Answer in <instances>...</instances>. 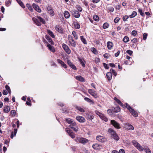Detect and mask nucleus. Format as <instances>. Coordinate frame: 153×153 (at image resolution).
I'll return each instance as SVG.
<instances>
[{"label": "nucleus", "mask_w": 153, "mask_h": 153, "mask_svg": "<svg viewBox=\"0 0 153 153\" xmlns=\"http://www.w3.org/2000/svg\"><path fill=\"white\" fill-rule=\"evenodd\" d=\"M37 18L40 20V22H39V20L36 18L33 17L32 18L33 21L37 25L40 26L41 25V22H42L43 24L45 23V20L41 17L37 16Z\"/></svg>", "instance_id": "nucleus-1"}, {"label": "nucleus", "mask_w": 153, "mask_h": 153, "mask_svg": "<svg viewBox=\"0 0 153 153\" xmlns=\"http://www.w3.org/2000/svg\"><path fill=\"white\" fill-rule=\"evenodd\" d=\"M108 132L110 134L111 137L112 138L117 141L119 140V137L116 132L112 129L109 128L108 130Z\"/></svg>", "instance_id": "nucleus-2"}, {"label": "nucleus", "mask_w": 153, "mask_h": 153, "mask_svg": "<svg viewBox=\"0 0 153 153\" xmlns=\"http://www.w3.org/2000/svg\"><path fill=\"white\" fill-rule=\"evenodd\" d=\"M75 140L77 142H79L83 144H85L88 142V140L83 137H77L75 139Z\"/></svg>", "instance_id": "nucleus-3"}, {"label": "nucleus", "mask_w": 153, "mask_h": 153, "mask_svg": "<svg viewBox=\"0 0 153 153\" xmlns=\"http://www.w3.org/2000/svg\"><path fill=\"white\" fill-rule=\"evenodd\" d=\"M111 123L116 128L120 129L121 128L120 124L114 120H111Z\"/></svg>", "instance_id": "nucleus-4"}, {"label": "nucleus", "mask_w": 153, "mask_h": 153, "mask_svg": "<svg viewBox=\"0 0 153 153\" xmlns=\"http://www.w3.org/2000/svg\"><path fill=\"white\" fill-rule=\"evenodd\" d=\"M65 131L68 133L69 135L72 138H73L75 137V134L70 129L68 128H66Z\"/></svg>", "instance_id": "nucleus-5"}, {"label": "nucleus", "mask_w": 153, "mask_h": 153, "mask_svg": "<svg viewBox=\"0 0 153 153\" xmlns=\"http://www.w3.org/2000/svg\"><path fill=\"white\" fill-rule=\"evenodd\" d=\"M62 47L64 50L68 54H70L71 53V51L69 48V47L66 44H63L62 45Z\"/></svg>", "instance_id": "nucleus-6"}, {"label": "nucleus", "mask_w": 153, "mask_h": 153, "mask_svg": "<svg viewBox=\"0 0 153 153\" xmlns=\"http://www.w3.org/2000/svg\"><path fill=\"white\" fill-rule=\"evenodd\" d=\"M92 147L95 150H99L102 148V146L97 143L94 144L93 145Z\"/></svg>", "instance_id": "nucleus-7"}, {"label": "nucleus", "mask_w": 153, "mask_h": 153, "mask_svg": "<svg viewBox=\"0 0 153 153\" xmlns=\"http://www.w3.org/2000/svg\"><path fill=\"white\" fill-rule=\"evenodd\" d=\"M76 119L80 123H84L85 121V119L82 116H78L76 117Z\"/></svg>", "instance_id": "nucleus-8"}, {"label": "nucleus", "mask_w": 153, "mask_h": 153, "mask_svg": "<svg viewBox=\"0 0 153 153\" xmlns=\"http://www.w3.org/2000/svg\"><path fill=\"white\" fill-rule=\"evenodd\" d=\"M33 7L35 10L39 13H40L41 11V9L39 6L36 4L33 3L32 5Z\"/></svg>", "instance_id": "nucleus-9"}, {"label": "nucleus", "mask_w": 153, "mask_h": 153, "mask_svg": "<svg viewBox=\"0 0 153 153\" xmlns=\"http://www.w3.org/2000/svg\"><path fill=\"white\" fill-rule=\"evenodd\" d=\"M56 30L58 31L59 33H63V29L59 25H56L55 27Z\"/></svg>", "instance_id": "nucleus-10"}, {"label": "nucleus", "mask_w": 153, "mask_h": 153, "mask_svg": "<svg viewBox=\"0 0 153 153\" xmlns=\"http://www.w3.org/2000/svg\"><path fill=\"white\" fill-rule=\"evenodd\" d=\"M126 128L129 130H132L134 129V127L129 124H126L125 125Z\"/></svg>", "instance_id": "nucleus-11"}, {"label": "nucleus", "mask_w": 153, "mask_h": 153, "mask_svg": "<svg viewBox=\"0 0 153 153\" xmlns=\"http://www.w3.org/2000/svg\"><path fill=\"white\" fill-rule=\"evenodd\" d=\"M72 15L76 18H78L80 16V14L77 11H73L72 12Z\"/></svg>", "instance_id": "nucleus-12"}, {"label": "nucleus", "mask_w": 153, "mask_h": 153, "mask_svg": "<svg viewBox=\"0 0 153 153\" xmlns=\"http://www.w3.org/2000/svg\"><path fill=\"white\" fill-rule=\"evenodd\" d=\"M96 139L100 142H103L104 141L105 138L102 136H97L96 137Z\"/></svg>", "instance_id": "nucleus-13"}, {"label": "nucleus", "mask_w": 153, "mask_h": 153, "mask_svg": "<svg viewBox=\"0 0 153 153\" xmlns=\"http://www.w3.org/2000/svg\"><path fill=\"white\" fill-rule=\"evenodd\" d=\"M67 63L68 65L73 69L76 70V66L73 64L69 60H67Z\"/></svg>", "instance_id": "nucleus-14"}, {"label": "nucleus", "mask_w": 153, "mask_h": 153, "mask_svg": "<svg viewBox=\"0 0 153 153\" xmlns=\"http://www.w3.org/2000/svg\"><path fill=\"white\" fill-rule=\"evenodd\" d=\"M129 111L133 116L135 117H137L138 116V114L132 108L129 110Z\"/></svg>", "instance_id": "nucleus-15"}, {"label": "nucleus", "mask_w": 153, "mask_h": 153, "mask_svg": "<svg viewBox=\"0 0 153 153\" xmlns=\"http://www.w3.org/2000/svg\"><path fill=\"white\" fill-rule=\"evenodd\" d=\"M48 12L51 15L53 16L54 15L53 11L51 7H48L47 8Z\"/></svg>", "instance_id": "nucleus-16"}, {"label": "nucleus", "mask_w": 153, "mask_h": 153, "mask_svg": "<svg viewBox=\"0 0 153 153\" xmlns=\"http://www.w3.org/2000/svg\"><path fill=\"white\" fill-rule=\"evenodd\" d=\"M10 110V106L7 105H5L4 107L3 111L4 113H8Z\"/></svg>", "instance_id": "nucleus-17"}, {"label": "nucleus", "mask_w": 153, "mask_h": 153, "mask_svg": "<svg viewBox=\"0 0 153 153\" xmlns=\"http://www.w3.org/2000/svg\"><path fill=\"white\" fill-rule=\"evenodd\" d=\"M107 46L108 49L109 50H111L113 46V43L111 42H108L107 43Z\"/></svg>", "instance_id": "nucleus-18"}, {"label": "nucleus", "mask_w": 153, "mask_h": 153, "mask_svg": "<svg viewBox=\"0 0 153 153\" xmlns=\"http://www.w3.org/2000/svg\"><path fill=\"white\" fill-rule=\"evenodd\" d=\"M76 79L80 81L84 82L85 81L84 78L80 76H77L76 77Z\"/></svg>", "instance_id": "nucleus-19"}, {"label": "nucleus", "mask_w": 153, "mask_h": 153, "mask_svg": "<svg viewBox=\"0 0 153 153\" xmlns=\"http://www.w3.org/2000/svg\"><path fill=\"white\" fill-rule=\"evenodd\" d=\"M47 46L51 51L53 53L55 52V51L54 47L51 46L50 44H48Z\"/></svg>", "instance_id": "nucleus-20"}, {"label": "nucleus", "mask_w": 153, "mask_h": 153, "mask_svg": "<svg viewBox=\"0 0 153 153\" xmlns=\"http://www.w3.org/2000/svg\"><path fill=\"white\" fill-rule=\"evenodd\" d=\"M71 45L73 47L75 48L76 46V43L75 42L74 40H72V41L69 42Z\"/></svg>", "instance_id": "nucleus-21"}, {"label": "nucleus", "mask_w": 153, "mask_h": 153, "mask_svg": "<svg viewBox=\"0 0 153 153\" xmlns=\"http://www.w3.org/2000/svg\"><path fill=\"white\" fill-rule=\"evenodd\" d=\"M47 33L53 38H54L55 37V36L53 32L49 30H47Z\"/></svg>", "instance_id": "nucleus-22"}, {"label": "nucleus", "mask_w": 153, "mask_h": 153, "mask_svg": "<svg viewBox=\"0 0 153 153\" xmlns=\"http://www.w3.org/2000/svg\"><path fill=\"white\" fill-rule=\"evenodd\" d=\"M107 77L109 80H111L112 77V74L111 72H108L106 74Z\"/></svg>", "instance_id": "nucleus-23"}, {"label": "nucleus", "mask_w": 153, "mask_h": 153, "mask_svg": "<svg viewBox=\"0 0 153 153\" xmlns=\"http://www.w3.org/2000/svg\"><path fill=\"white\" fill-rule=\"evenodd\" d=\"M64 15L65 18L66 19L69 18L70 16L69 13L67 11H65L64 12Z\"/></svg>", "instance_id": "nucleus-24"}, {"label": "nucleus", "mask_w": 153, "mask_h": 153, "mask_svg": "<svg viewBox=\"0 0 153 153\" xmlns=\"http://www.w3.org/2000/svg\"><path fill=\"white\" fill-rule=\"evenodd\" d=\"M69 127L70 128L73 129V130L75 132H77L78 131L79 128L77 126V125L76 126L74 127L71 126H69Z\"/></svg>", "instance_id": "nucleus-25"}, {"label": "nucleus", "mask_w": 153, "mask_h": 153, "mask_svg": "<svg viewBox=\"0 0 153 153\" xmlns=\"http://www.w3.org/2000/svg\"><path fill=\"white\" fill-rule=\"evenodd\" d=\"M100 117L102 120H104L105 122H107L108 121V119L106 118L103 114H100Z\"/></svg>", "instance_id": "nucleus-26"}, {"label": "nucleus", "mask_w": 153, "mask_h": 153, "mask_svg": "<svg viewBox=\"0 0 153 153\" xmlns=\"http://www.w3.org/2000/svg\"><path fill=\"white\" fill-rule=\"evenodd\" d=\"M84 99L87 102H91V104H94V102L91 100L90 99L87 98V97H85L84 98Z\"/></svg>", "instance_id": "nucleus-27"}, {"label": "nucleus", "mask_w": 153, "mask_h": 153, "mask_svg": "<svg viewBox=\"0 0 153 153\" xmlns=\"http://www.w3.org/2000/svg\"><path fill=\"white\" fill-rule=\"evenodd\" d=\"M91 51L94 54H98V52L96 48L94 47L92 48H91Z\"/></svg>", "instance_id": "nucleus-28"}, {"label": "nucleus", "mask_w": 153, "mask_h": 153, "mask_svg": "<svg viewBox=\"0 0 153 153\" xmlns=\"http://www.w3.org/2000/svg\"><path fill=\"white\" fill-rule=\"evenodd\" d=\"M74 27L76 29H79L80 27V25L77 22H75L74 23Z\"/></svg>", "instance_id": "nucleus-29"}, {"label": "nucleus", "mask_w": 153, "mask_h": 153, "mask_svg": "<svg viewBox=\"0 0 153 153\" xmlns=\"http://www.w3.org/2000/svg\"><path fill=\"white\" fill-rule=\"evenodd\" d=\"M17 2L22 8H25V7L23 3L20 0H19Z\"/></svg>", "instance_id": "nucleus-30"}, {"label": "nucleus", "mask_w": 153, "mask_h": 153, "mask_svg": "<svg viewBox=\"0 0 153 153\" xmlns=\"http://www.w3.org/2000/svg\"><path fill=\"white\" fill-rule=\"evenodd\" d=\"M80 38L81 41L83 42V43L84 44H87V41L86 39L84 38V37L83 36H81Z\"/></svg>", "instance_id": "nucleus-31"}, {"label": "nucleus", "mask_w": 153, "mask_h": 153, "mask_svg": "<svg viewBox=\"0 0 153 153\" xmlns=\"http://www.w3.org/2000/svg\"><path fill=\"white\" fill-rule=\"evenodd\" d=\"M26 7L28 8L29 10L31 12H33V9L31 6L29 4H26Z\"/></svg>", "instance_id": "nucleus-32"}, {"label": "nucleus", "mask_w": 153, "mask_h": 153, "mask_svg": "<svg viewBox=\"0 0 153 153\" xmlns=\"http://www.w3.org/2000/svg\"><path fill=\"white\" fill-rule=\"evenodd\" d=\"M137 15V12L135 11H133L132 14L129 16L130 17L132 18L134 17Z\"/></svg>", "instance_id": "nucleus-33"}, {"label": "nucleus", "mask_w": 153, "mask_h": 153, "mask_svg": "<svg viewBox=\"0 0 153 153\" xmlns=\"http://www.w3.org/2000/svg\"><path fill=\"white\" fill-rule=\"evenodd\" d=\"M136 148L140 151H142L143 150L142 147L139 143Z\"/></svg>", "instance_id": "nucleus-34"}, {"label": "nucleus", "mask_w": 153, "mask_h": 153, "mask_svg": "<svg viewBox=\"0 0 153 153\" xmlns=\"http://www.w3.org/2000/svg\"><path fill=\"white\" fill-rule=\"evenodd\" d=\"M129 40V38L127 36H125L123 39V41L125 42H127Z\"/></svg>", "instance_id": "nucleus-35"}, {"label": "nucleus", "mask_w": 153, "mask_h": 153, "mask_svg": "<svg viewBox=\"0 0 153 153\" xmlns=\"http://www.w3.org/2000/svg\"><path fill=\"white\" fill-rule=\"evenodd\" d=\"M72 34L75 38V39L77 40L78 39V37L77 35L76 34V32L74 31H73Z\"/></svg>", "instance_id": "nucleus-36"}, {"label": "nucleus", "mask_w": 153, "mask_h": 153, "mask_svg": "<svg viewBox=\"0 0 153 153\" xmlns=\"http://www.w3.org/2000/svg\"><path fill=\"white\" fill-rule=\"evenodd\" d=\"M73 120L70 118H68L66 119V122L69 124H70L71 123V122H73Z\"/></svg>", "instance_id": "nucleus-37"}, {"label": "nucleus", "mask_w": 153, "mask_h": 153, "mask_svg": "<svg viewBox=\"0 0 153 153\" xmlns=\"http://www.w3.org/2000/svg\"><path fill=\"white\" fill-rule=\"evenodd\" d=\"M76 108L81 112H84V110L82 108L79 106H76Z\"/></svg>", "instance_id": "nucleus-38"}, {"label": "nucleus", "mask_w": 153, "mask_h": 153, "mask_svg": "<svg viewBox=\"0 0 153 153\" xmlns=\"http://www.w3.org/2000/svg\"><path fill=\"white\" fill-rule=\"evenodd\" d=\"M93 19L96 21H98L99 20V17L97 15H94L93 16Z\"/></svg>", "instance_id": "nucleus-39"}, {"label": "nucleus", "mask_w": 153, "mask_h": 153, "mask_svg": "<svg viewBox=\"0 0 153 153\" xmlns=\"http://www.w3.org/2000/svg\"><path fill=\"white\" fill-rule=\"evenodd\" d=\"M78 59L79 60V61L80 64L82 65V66H83V67H85V64L84 62H83L82 60L81 59H80L79 58H78Z\"/></svg>", "instance_id": "nucleus-40"}, {"label": "nucleus", "mask_w": 153, "mask_h": 153, "mask_svg": "<svg viewBox=\"0 0 153 153\" xmlns=\"http://www.w3.org/2000/svg\"><path fill=\"white\" fill-rule=\"evenodd\" d=\"M109 24L108 23L106 22L104 23L103 25V27L104 29H106L108 27Z\"/></svg>", "instance_id": "nucleus-41"}, {"label": "nucleus", "mask_w": 153, "mask_h": 153, "mask_svg": "<svg viewBox=\"0 0 153 153\" xmlns=\"http://www.w3.org/2000/svg\"><path fill=\"white\" fill-rule=\"evenodd\" d=\"M87 118L89 120H92L94 118V116L92 115L88 114L87 115Z\"/></svg>", "instance_id": "nucleus-42"}, {"label": "nucleus", "mask_w": 153, "mask_h": 153, "mask_svg": "<svg viewBox=\"0 0 153 153\" xmlns=\"http://www.w3.org/2000/svg\"><path fill=\"white\" fill-rule=\"evenodd\" d=\"M16 112L14 110H12L10 111V114L12 115V117L15 116Z\"/></svg>", "instance_id": "nucleus-43"}, {"label": "nucleus", "mask_w": 153, "mask_h": 153, "mask_svg": "<svg viewBox=\"0 0 153 153\" xmlns=\"http://www.w3.org/2000/svg\"><path fill=\"white\" fill-rule=\"evenodd\" d=\"M45 38L47 39L48 41L49 42H53L51 39L50 38V37L46 35L45 36Z\"/></svg>", "instance_id": "nucleus-44"}, {"label": "nucleus", "mask_w": 153, "mask_h": 153, "mask_svg": "<svg viewBox=\"0 0 153 153\" xmlns=\"http://www.w3.org/2000/svg\"><path fill=\"white\" fill-rule=\"evenodd\" d=\"M110 72L111 74H113L114 76H116L117 75V73L113 69H111L110 70Z\"/></svg>", "instance_id": "nucleus-45"}, {"label": "nucleus", "mask_w": 153, "mask_h": 153, "mask_svg": "<svg viewBox=\"0 0 153 153\" xmlns=\"http://www.w3.org/2000/svg\"><path fill=\"white\" fill-rule=\"evenodd\" d=\"M132 143L136 147H137V144H138V143L135 140L132 141Z\"/></svg>", "instance_id": "nucleus-46"}, {"label": "nucleus", "mask_w": 153, "mask_h": 153, "mask_svg": "<svg viewBox=\"0 0 153 153\" xmlns=\"http://www.w3.org/2000/svg\"><path fill=\"white\" fill-rule=\"evenodd\" d=\"M140 14V15L143 16H144V13L142 12V10L140 8L138 10Z\"/></svg>", "instance_id": "nucleus-47"}, {"label": "nucleus", "mask_w": 153, "mask_h": 153, "mask_svg": "<svg viewBox=\"0 0 153 153\" xmlns=\"http://www.w3.org/2000/svg\"><path fill=\"white\" fill-rule=\"evenodd\" d=\"M120 19L119 17H117L114 19V22L115 23H117L120 20Z\"/></svg>", "instance_id": "nucleus-48"}, {"label": "nucleus", "mask_w": 153, "mask_h": 153, "mask_svg": "<svg viewBox=\"0 0 153 153\" xmlns=\"http://www.w3.org/2000/svg\"><path fill=\"white\" fill-rule=\"evenodd\" d=\"M125 106L127 108V109L129 110L131 108L130 106L127 103H126L125 104Z\"/></svg>", "instance_id": "nucleus-49"}, {"label": "nucleus", "mask_w": 153, "mask_h": 153, "mask_svg": "<svg viewBox=\"0 0 153 153\" xmlns=\"http://www.w3.org/2000/svg\"><path fill=\"white\" fill-rule=\"evenodd\" d=\"M126 53L128 54L129 55H131L132 54L133 52L130 50H128L126 51Z\"/></svg>", "instance_id": "nucleus-50"}, {"label": "nucleus", "mask_w": 153, "mask_h": 153, "mask_svg": "<svg viewBox=\"0 0 153 153\" xmlns=\"http://www.w3.org/2000/svg\"><path fill=\"white\" fill-rule=\"evenodd\" d=\"M70 124L71 125L70 126H71L72 127L76 126V123L74 120L73 121V122H71Z\"/></svg>", "instance_id": "nucleus-51"}, {"label": "nucleus", "mask_w": 153, "mask_h": 153, "mask_svg": "<svg viewBox=\"0 0 153 153\" xmlns=\"http://www.w3.org/2000/svg\"><path fill=\"white\" fill-rule=\"evenodd\" d=\"M88 92L89 94H90L91 95H92V94H93L95 92V91H94L92 89H88Z\"/></svg>", "instance_id": "nucleus-52"}, {"label": "nucleus", "mask_w": 153, "mask_h": 153, "mask_svg": "<svg viewBox=\"0 0 153 153\" xmlns=\"http://www.w3.org/2000/svg\"><path fill=\"white\" fill-rule=\"evenodd\" d=\"M91 95L93 96L94 97L96 98H97L98 97V95L96 93V92L95 91V92L94 93H93V94H92Z\"/></svg>", "instance_id": "nucleus-53"}, {"label": "nucleus", "mask_w": 153, "mask_h": 153, "mask_svg": "<svg viewBox=\"0 0 153 153\" xmlns=\"http://www.w3.org/2000/svg\"><path fill=\"white\" fill-rule=\"evenodd\" d=\"M128 18V16H125L123 17V21H125L127 20V19Z\"/></svg>", "instance_id": "nucleus-54"}, {"label": "nucleus", "mask_w": 153, "mask_h": 153, "mask_svg": "<svg viewBox=\"0 0 153 153\" xmlns=\"http://www.w3.org/2000/svg\"><path fill=\"white\" fill-rule=\"evenodd\" d=\"M137 34V32L136 31L134 30H133L131 32V34L132 35L135 36Z\"/></svg>", "instance_id": "nucleus-55"}, {"label": "nucleus", "mask_w": 153, "mask_h": 153, "mask_svg": "<svg viewBox=\"0 0 153 153\" xmlns=\"http://www.w3.org/2000/svg\"><path fill=\"white\" fill-rule=\"evenodd\" d=\"M145 151L146 153H151V150L149 148H146Z\"/></svg>", "instance_id": "nucleus-56"}, {"label": "nucleus", "mask_w": 153, "mask_h": 153, "mask_svg": "<svg viewBox=\"0 0 153 153\" xmlns=\"http://www.w3.org/2000/svg\"><path fill=\"white\" fill-rule=\"evenodd\" d=\"M107 112L110 115H112V112L111 110L108 109L107 110Z\"/></svg>", "instance_id": "nucleus-57"}, {"label": "nucleus", "mask_w": 153, "mask_h": 153, "mask_svg": "<svg viewBox=\"0 0 153 153\" xmlns=\"http://www.w3.org/2000/svg\"><path fill=\"white\" fill-rule=\"evenodd\" d=\"M147 36V34L146 33H144L143 36V40H145L146 39Z\"/></svg>", "instance_id": "nucleus-58"}, {"label": "nucleus", "mask_w": 153, "mask_h": 153, "mask_svg": "<svg viewBox=\"0 0 153 153\" xmlns=\"http://www.w3.org/2000/svg\"><path fill=\"white\" fill-rule=\"evenodd\" d=\"M63 63H61V65H62V66H63V67H64V68H67V65H66V64H65L64 62L63 61Z\"/></svg>", "instance_id": "nucleus-59"}, {"label": "nucleus", "mask_w": 153, "mask_h": 153, "mask_svg": "<svg viewBox=\"0 0 153 153\" xmlns=\"http://www.w3.org/2000/svg\"><path fill=\"white\" fill-rule=\"evenodd\" d=\"M68 40H69V42L70 41H72V40H74L73 39V37H72V36H71V35H69L68 36Z\"/></svg>", "instance_id": "nucleus-60"}, {"label": "nucleus", "mask_w": 153, "mask_h": 153, "mask_svg": "<svg viewBox=\"0 0 153 153\" xmlns=\"http://www.w3.org/2000/svg\"><path fill=\"white\" fill-rule=\"evenodd\" d=\"M11 3V2L10 0L6 2V5L7 6H9Z\"/></svg>", "instance_id": "nucleus-61"}, {"label": "nucleus", "mask_w": 153, "mask_h": 153, "mask_svg": "<svg viewBox=\"0 0 153 153\" xmlns=\"http://www.w3.org/2000/svg\"><path fill=\"white\" fill-rule=\"evenodd\" d=\"M137 41V39L136 38H134L132 40L131 42L134 43H136Z\"/></svg>", "instance_id": "nucleus-62"}, {"label": "nucleus", "mask_w": 153, "mask_h": 153, "mask_svg": "<svg viewBox=\"0 0 153 153\" xmlns=\"http://www.w3.org/2000/svg\"><path fill=\"white\" fill-rule=\"evenodd\" d=\"M103 65L105 68L106 69H108L109 68V67L106 63H103Z\"/></svg>", "instance_id": "nucleus-63"}, {"label": "nucleus", "mask_w": 153, "mask_h": 153, "mask_svg": "<svg viewBox=\"0 0 153 153\" xmlns=\"http://www.w3.org/2000/svg\"><path fill=\"white\" fill-rule=\"evenodd\" d=\"M103 56L105 58H108L109 57V54L106 53L103 55Z\"/></svg>", "instance_id": "nucleus-64"}]
</instances>
